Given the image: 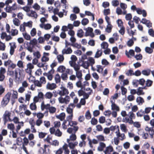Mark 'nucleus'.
Here are the masks:
<instances>
[{
  "mask_svg": "<svg viewBox=\"0 0 154 154\" xmlns=\"http://www.w3.org/2000/svg\"><path fill=\"white\" fill-rule=\"evenodd\" d=\"M88 63L89 64V66H91L92 67L94 64L95 63V61L94 58H88ZM93 67H92V68Z\"/></svg>",
  "mask_w": 154,
  "mask_h": 154,
  "instance_id": "09e8293b",
  "label": "nucleus"
},
{
  "mask_svg": "<svg viewBox=\"0 0 154 154\" xmlns=\"http://www.w3.org/2000/svg\"><path fill=\"white\" fill-rule=\"evenodd\" d=\"M65 117V114L64 112L60 113L57 117L58 119L61 121L63 120Z\"/></svg>",
  "mask_w": 154,
  "mask_h": 154,
  "instance_id": "473e14b6",
  "label": "nucleus"
},
{
  "mask_svg": "<svg viewBox=\"0 0 154 154\" xmlns=\"http://www.w3.org/2000/svg\"><path fill=\"white\" fill-rule=\"evenodd\" d=\"M88 144L92 148L93 147V146L92 144H97L98 143V141L97 140L95 139H93L92 140H91L89 137L88 138Z\"/></svg>",
  "mask_w": 154,
  "mask_h": 154,
  "instance_id": "4468645a",
  "label": "nucleus"
},
{
  "mask_svg": "<svg viewBox=\"0 0 154 154\" xmlns=\"http://www.w3.org/2000/svg\"><path fill=\"white\" fill-rule=\"evenodd\" d=\"M53 94L50 92H47L45 95V97L46 99H50L53 97Z\"/></svg>",
  "mask_w": 154,
  "mask_h": 154,
  "instance_id": "a878e982",
  "label": "nucleus"
},
{
  "mask_svg": "<svg viewBox=\"0 0 154 154\" xmlns=\"http://www.w3.org/2000/svg\"><path fill=\"white\" fill-rule=\"evenodd\" d=\"M98 122L97 120L95 118H92L91 120V124L93 125H95L97 124Z\"/></svg>",
  "mask_w": 154,
  "mask_h": 154,
  "instance_id": "bf43d9fd",
  "label": "nucleus"
},
{
  "mask_svg": "<svg viewBox=\"0 0 154 154\" xmlns=\"http://www.w3.org/2000/svg\"><path fill=\"white\" fill-rule=\"evenodd\" d=\"M112 5L115 7H117L119 5V3L118 0H113L112 1Z\"/></svg>",
  "mask_w": 154,
  "mask_h": 154,
  "instance_id": "f704fd0d",
  "label": "nucleus"
},
{
  "mask_svg": "<svg viewBox=\"0 0 154 154\" xmlns=\"http://www.w3.org/2000/svg\"><path fill=\"white\" fill-rule=\"evenodd\" d=\"M136 101L139 104L140 103L142 104L144 102L143 99L140 97H138L136 99Z\"/></svg>",
  "mask_w": 154,
  "mask_h": 154,
  "instance_id": "58836bf2",
  "label": "nucleus"
},
{
  "mask_svg": "<svg viewBox=\"0 0 154 154\" xmlns=\"http://www.w3.org/2000/svg\"><path fill=\"white\" fill-rule=\"evenodd\" d=\"M54 69H52L49 71L48 73H43V75L44 76H47L48 79L49 80L51 81L52 79L53 78V75H52L54 74Z\"/></svg>",
  "mask_w": 154,
  "mask_h": 154,
  "instance_id": "0eeeda50",
  "label": "nucleus"
},
{
  "mask_svg": "<svg viewBox=\"0 0 154 154\" xmlns=\"http://www.w3.org/2000/svg\"><path fill=\"white\" fill-rule=\"evenodd\" d=\"M102 54V50H99L98 49L97 51L95 54V58H98L100 57L101 56Z\"/></svg>",
  "mask_w": 154,
  "mask_h": 154,
  "instance_id": "393cba45",
  "label": "nucleus"
},
{
  "mask_svg": "<svg viewBox=\"0 0 154 154\" xmlns=\"http://www.w3.org/2000/svg\"><path fill=\"white\" fill-rule=\"evenodd\" d=\"M6 71L5 69L2 67H1L0 69V81L2 82L4 81L5 78V73Z\"/></svg>",
  "mask_w": 154,
  "mask_h": 154,
  "instance_id": "6e6552de",
  "label": "nucleus"
},
{
  "mask_svg": "<svg viewBox=\"0 0 154 154\" xmlns=\"http://www.w3.org/2000/svg\"><path fill=\"white\" fill-rule=\"evenodd\" d=\"M48 146H49V145L45 144L44 145V148L42 147H40L38 150V152L40 154H46L47 153L46 149Z\"/></svg>",
  "mask_w": 154,
  "mask_h": 154,
  "instance_id": "ddd939ff",
  "label": "nucleus"
},
{
  "mask_svg": "<svg viewBox=\"0 0 154 154\" xmlns=\"http://www.w3.org/2000/svg\"><path fill=\"white\" fill-rule=\"evenodd\" d=\"M128 116L130 119H134L135 118L136 116L135 114L133 113V112L130 111L128 113Z\"/></svg>",
  "mask_w": 154,
  "mask_h": 154,
  "instance_id": "2f4dec72",
  "label": "nucleus"
},
{
  "mask_svg": "<svg viewBox=\"0 0 154 154\" xmlns=\"http://www.w3.org/2000/svg\"><path fill=\"white\" fill-rule=\"evenodd\" d=\"M84 29L86 31L85 35V36H89L91 38H93L94 36V34L93 32V29L92 28L88 27L87 28L85 29Z\"/></svg>",
  "mask_w": 154,
  "mask_h": 154,
  "instance_id": "20e7f679",
  "label": "nucleus"
},
{
  "mask_svg": "<svg viewBox=\"0 0 154 154\" xmlns=\"http://www.w3.org/2000/svg\"><path fill=\"white\" fill-rule=\"evenodd\" d=\"M82 24L84 26L87 24L89 23L88 20L86 18H83L82 21Z\"/></svg>",
  "mask_w": 154,
  "mask_h": 154,
  "instance_id": "de8ad7c7",
  "label": "nucleus"
},
{
  "mask_svg": "<svg viewBox=\"0 0 154 154\" xmlns=\"http://www.w3.org/2000/svg\"><path fill=\"white\" fill-rule=\"evenodd\" d=\"M16 143L19 146L21 145L22 143V139L21 137H18L16 140Z\"/></svg>",
  "mask_w": 154,
  "mask_h": 154,
  "instance_id": "5fc2aeb1",
  "label": "nucleus"
},
{
  "mask_svg": "<svg viewBox=\"0 0 154 154\" xmlns=\"http://www.w3.org/2000/svg\"><path fill=\"white\" fill-rule=\"evenodd\" d=\"M66 70L65 67L63 66H59L57 68V70L58 71L62 72Z\"/></svg>",
  "mask_w": 154,
  "mask_h": 154,
  "instance_id": "e433bc0d",
  "label": "nucleus"
},
{
  "mask_svg": "<svg viewBox=\"0 0 154 154\" xmlns=\"http://www.w3.org/2000/svg\"><path fill=\"white\" fill-rule=\"evenodd\" d=\"M85 116L86 119L88 120H89L91 118V115L89 110H87L86 112Z\"/></svg>",
  "mask_w": 154,
  "mask_h": 154,
  "instance_id": "c85d7f7f",
  "label": "nucleus"
},
{
  "mask_svg": "<svg viewBox=\"0 0 154 154\" xmlns=\"http://www.w3.org/2000/svg\"><path fill=\"white\" fill-rule=\"evenodd\" d=\"M58 100L59 102L60 103H65L67 104L69 102L70 98L69 96H66L64 98L62 97H60L58 98Z\"/></svg>",
  "mask_w": 154,
  "mask_h": 154,
  "instance_id": "423d86ee",
  "label": "nucleus"
},
{
  "mask_svg": "<svg viewBox=\"0 0 154 154\" xmlns=\"http://www.w3.org/2000/svg\"><path fill=\"white\" fill-rule=\"evenodd\" d=\"M62 134V132L59 129H57L55 133V135L57 137H60L61 136Z\"/></svg>",
  "mask_w": 154,
  "mask_h": 154,
  "instance_id": "8fccbe9b",
  "label": "nucleus"
},
{
  "mask_svg": "<svg viewBox=\"0 0 154 154\" xmlns=\"http://www.w3.org/2000/svg\"><path fill=\"white\" fill-rule=\"evenodd\" d=\"M54 79L56 84H58L60 82V78L58 74H57L55 75Z\"/></svg>",
  "mask_w": 154,
  "mask_h": 154,
  "instance_id": "5701e85b",
  "label": "nucleus"
},
{
  "mask_svg": "<svg viewBox=\"0 0 154 154\" xmlns=\"http://www.w3.org/2000/svg\"><path fill=\"white\" fill-rule=\"evenodd\" d=\"M9 45H10V53L11 55H12L14 54V50L16 48V43L15 42L10 43Z\"/></svg>",
  "mask_w": 154,
  "mask_h": 154,
  "instance_id": "9b49d317",
  "label": "nucleus"
},
{
  "mask_svg": "<svg viewBox=\"0 0 154 154\" xmlns=\"http://www.w3.org/2000/svg\"><path fill=\"white\" fill-rule=\"evenodd\" d=\"M11 113L8 111H6L3 114V118L4 123H7L8 121L11 122L12 120L10 118L11 116Z\"/></svg>",
  "mask_w": 154,
  "mask_h": 154,
  "instance_id": "7ed1b4c3",
  "label": "nucleus"
},
{
  "mask_svg": "<svg viewBox=\"0 0 154 154\" xmlns=\"http://www.w3.org/2000/svg\"><path fill=\"white\" fill-rule=\"evenodd\" d=\"M72 52V50L70 48H68L67 50L64 49L62 51V53L63 54H70Z\"/></svg>",
  "mask_w": 154,
  "mask_h": 154,
  "instance_id": "cd10ccee",
  "label": "nucleus"
},
{
  "mask_svg": "<svg viewBox=\"0 0 154 154\" xmlns=\"http://www.w3.org/2000/svg\"><path fill=\"white\" fill-rule=\"evenodd\" d=\"M33 82L35 86L41 87L42 86L41 83L38 80H35L33 81Z\"/></svg>",
  "mask_w": 154,
  "mask_h": 154,
  "instance_id": "a19ab883",
  "label": "nucleus"
},
{
  "mask_svg": "<svg viewBox=\"0 0 154 154\" xmlns=\"http://www.w3.org/2000/svg\"><path fill=\"white\" fill-rule=\"evenodd\" d=\"M99 120L100 123H103L105 122V118L104 117L102 116L99 118Z\"/></svg>",
  "mask_w": 154,
  "mask_h": 154,
  "instance_id": "0e129e2a",
  "label": "nucleus"
},
{
  "mask_svg": "<svg viewBox=\"0 0 154 154\" xmlns=\"http://www.w3.org/2000/svg\"><path fill=\"white\" fill-rule=\"evenodd\" d=\"M47 134V133L45 132H40L39 133V137L41 139H42L45 137L46 135Z\"/></svg>",
  "mask_w": 154,
  "mask_h": 154,
  "instance_id": "6e6d98bb",
  "label": "nucleus"
},
{
  "mask_svg": "<svg viewBox=\"0 0 154 154\" xmlns=\"http://www.w3.org/2000/svg\"><path fill=\"white\" fill-rule=\"evenodd\" d=\"M117 137L119 138V137H121L120 139L121 140H123L125 138V134L124 133L120 134V132H119L117 134Z\"/></svg>",
  "mask_w": 154,
  "mask_h": 154,
  "instance_id": "7c9ffc66",
  "label": "nucleus"
},
{
  "mask_svg": "<svg viewBox=\"0 0 154 154\" xmlns=\"http://www.w3.org/2000/svg\"><path fill=\"white\" fill-rule=\"evenodd\" d=\"M134 44V42L132 39H130L128 41L127 45L129 47L132 46Z\"/></svg>",
  "mask_w": 154,
  "mask_h": 154,
  "instance_id": "774afa93",
  "label": "nucleus"
},
{
  "mask_svg": "<svg viewBox=\"0 0 154 154\" xmlns=\"http://www.w3.org/2000/svg\"><path fill=\"white\" fill-rule=\"evenodd\" d=\"M145 50L146 52L149 54H151L153 52V49L149 47H146L145 48Z\"/></svg>",
  "mask_w": 154,
  "mask_h": 154,
  "instance_id": "4d7b16f0",
  "label": "nucleus"
},
{
  "mask_svg": "<svg viewBox=\"0 0 154 154\" xmlns=\"http://www.w3.org/2000/svg\"><path fill=\"white\" fill-rule=\"evenodd\" d=\"M33 55L35 58H40L41 54L38 51L35 52L33 53Z\"/></svg>",
  "mask_w": 154,
  "mask_h": 154,
  "instance_id": "e2e57ef3",
  "label": "nucleus"
},
{
  "mask_svg": "<svg viewBox=\"0 0 154 154\" xmlns=\"http://www.w3.org/2000/svg\"><path fill=\"white\" fill-rule=\"evenodd\" d=\"M126 75L128 76L134 75L133 71L131 69H129L126 73Z\"/></svg>",
  "mask_w": 154,
  "mask_h": 154,
  "instance_id": "864d4df0",
  "label": "nucleus"
},
{
  "mask_svg": "<svg viewBox=\"0 0 154 154\" xmlns=\"http://www.w3.org/2000/svg\"><path fill=\"white\" fill-rule=\"evenodd\" d=\"M49 111V112L51 113H54V112H55L56 110V108L53 106H51L50 107H50H49V108L48 109Z\"/></svg>",
  "mask_w": 154,
  "mask_h": 154,
  "instance_id": "c03bdc74",
  "label": "nucleus"
},
{
  "mask_svg": "<svg viewBox=\"0 0 154 154\" xmlns=\"http://www.w3.org/2000/svg\"><path fill=\"white\" fill-rule=\"evenodd\" d=\"M30 108L32 110H36L37 109L36 104L33 102L31 103L30 105Z\"/></svg>",
  "mask_w": 154,
  "mask_h": 154,
  "instance_id": "72a5a7b5",
  "label": "nucleus"
},
{
  "mask_svg": "<svg viewBox=\"0 0 154 154\" xmlns=\"http://www.w3.org/2000/svg\"><path fill=\"white\" fill-rule=\"evenodd\" d=\"M52 136H51V135H48L47 137L44 139L45 141H47L48 143H51L50 140H52Z\"/></svg>",
  "mask_w": 154,
  "mask_h": 154,
  "instance_id": "4c0bfd02",
  "label": "nucleus"
},
{
  "mask_svg": "<svg viewBox=\"0 0 154 154\" xmlns=\"http://www.w3.org/2000/svg\"><path fill=\"white\" fill-rule=\"evenodd\" d=\"M14 24L15 26H18L20 24V20L18 19L15 18L13 20Z\"/></svg>",
  "mask_w": 154,
  "mask_h": 154,
  "instance_id": "ea45409f",
  "label": "nucleus"
},
{
  "mask_svg": "<svg viewBox=\"0 0 154 154\" xmlns=\"http://www.w3.org/2000/svg\"><path fill=\"white\" fill-rule=\"evenodd\" d=\"M32 21H30L26 23L24 22L23 23L24 25L25 26H28L29 28H31L32 27Z\"/></svg>",
  "mask_w": 154,
  "mask_h": 154,
  "instance_id": "603ef678",
  "label": "nucleus"
},
{
  "mask_svg": "<svg viewBox=\"0 0 154 154\" xmlns=\"http://www.w3.org/2000/svg\"><path fill=\"white\" fill-rule=\"evenodd\" d=\"M144 114V112L142 109L140 110L137 113V117H142Z\"/></svg>",
  "mask_w": 154,
  "mask_h": 154,
  "instance_id": "37998d69",
  "label": "nucleus"
},
{
  "mask_svg": "<svg viewBox=\"0 0 154 154\" xmlns=\"http://www.w3.org/2000/svg\"><path fill=\"white\" fill-rule=\"evenodd\" d=\"M6 46L4 43L2 42H0V50L4 51L5 50Z\"/></svg>",
  "mask_w": 154,
  "mask_h": 154,
  "instance_id": "680f3d73",
  "label": "nucleus"
},
{
  "mask_svg": "<svg viewBox=\"0 0 154 154\" xmlns=\"http://www.w3.org/2000/svg\"><path fill=\"white\" fill-rule=\"evenodd\" d=\"M110 13V10L109 8L105 9L103 11V14L104 15L107 16V15L109 14Z\"/></svg>",
  "mask_w": 154,
  "mask_h": 154,
  "instance_id": "052dcab7",
  "label": "nucleus"
},
{
  "mask_svg": "<svg viewBox=\"0 0 154 154\" xmlns=\"http://www.w3.org/2000/svg\"><path fill=\"white\" fill-rule=\"evenodd\" d=\"M82 66L85 69H88L89 66L88 61H84L83 63L82 64Z\"/></svg>",
  "mask_w": 154,
  "mask_h": 154,
  "instance_id": "c9c22d12",
  "label": "nucleus"
},
{
  "mask_svg": "<svg viewBox=\"0 0 154 154\" xmlns=\"http://www.w3.org/2000/svg\"><path fill=\"white\" fill-rule=\"evenodd\" d=\"M8 128L12 131H14L15 129V126L14 124L12 123L8 124L7 126Z\"/></svg>",
  "mask_w": 154,
  "mask_h": 154,
  "instance_id": "79ce46f5",
  "label": "nucleus"
},
{
  "mask_svg": "<svg viewBox=\"0 0 154 154\" xmlns=\"http://www.w3.org/2000/svg\"><path fill=\"white\" fill-rule=\"evenodd\" d=\"M133 119H129L127 117H126L125 118H123V122H128L130 124H134V122Z\"/></svg>",
  "mask_w": 154,
  "mask_h": 154,
  "instance_id": "4be33fe9",
  "label": "nucleus"
},
{
  "mask_svg": "<svg viewBox=\"0 0 154 154\" xmlns=\"http://www.w3.org/2000/svg\"><path fill=\"white\" fill-rule=\"evenodd\" d=\"M122 93V95H125L126 94L127 92V89L126 88H125L123 86H122L121 88Z\"/></svg>",
  "mask_w": 154,
  "mask_h": 154,
  "instance_id": "3c124183",
  "label": "nucleus"
},
{
  "mask_svg": "<svg viewBox=\"0 0 154 154\" xmlns=\"http://www.w3.org/2000/svg\"><path fill=\"white\" fill-rule=\"evenodd\" d=\"M121 129L122 131L126 132L127 129L126 126L125 124H122L120 126Z\"/></svg>",
  "mask_w": 154,
  "mask_h": 154,
  "instance_id": "a18cd8bd",
  "label": "nucleus"
},
{
  "mask_svg": "<svg viewBox=\"0 0 154 154\" xmlns=\"http://www.w3.org/2000/svg\"><path fill=\"white\" fill-rule=\"evenodd\" d=\"M97 139L98 141H104L105 138L103 136L101 135H99L96 136Z\"/></svg>",
  "mask_w": 154,
  "mask_h": 154,
  "instance_id": "bb28decb",
  "label": "nucleus"
},
{
  "mask_svg": "<svg viewBox=\"0 0 154 154\" xmlns=\"http://www.w3.org/2000/svg\"><path fill=\"white\" fill-rule=\"evenodd\" d=\"M60 89L61 90H58V91H59V94L60 96V97L68 95L69 94L68 89L62 86L60 87Z\"/></svg>",
  "mask_w": 154,
  "mask_h": 154,
  "instance_id": "39448f33",
  "label": "nucleus"
},
{
  "mask_svg": "<svg viewBox=\"0 0 154 154\" xmlns=\"http://www.w3.org/2000/svg\"><path fill=\"white\" fill-rule=\"evenodd\" d=\"M57 87L56 85L54 83H50L49 82L48 83L46 86V88L50 90H53L56 88Z\"/></svg>",
  "mask_w": 154,
  "mask_h": 154,
  "instance_id": "f8f14e48",
  "label": "nucleus"
},
{
  "mask_svg": "<svg viewBox=\"0 0 154 154\" xmlns=\"http://www.w3.org/2000/svg\"><path fill=\"white\" fill-rule=\"evenodd\" d=\"M24 46L28 51L31 52H32L34 45H32L30 42H25L24 43Z\"/></svg>",
  "mask_w": 154,
  "mask_h": 154,
  "instance_id": "9d476101",
  "label": "nucleus"
},
{
  "mask_svg": "<svg viewBox=\"0 0 154 154\" xmlns=\"http://www.w3.org/2000/svg\"><path fill=\"white\" fill-rule=\"evenodd\" d=\"M50 106V105L49 104H47L46 105H45L44 102H42L41 103V109L42 110H44L45 109H48Z\"/></svg>",
  "mask_w": 154,
  "mask_h": 154,
  "instance_id": "a211bd4d",
  "label": "nucleus"
},
{
  "mask_svg": "<svg viewBox=\"0 0 154 154\" xmlns=\"http://www.w3.org/2000/svg\"><path fill=\"white\" fill-rule=\"evenodd\" d=\"M145 82V79L143 78H142L140 79L139 80H135V82H133V85H135L136 84H137V83H138V84L143 86Z\"/></svg>",
  "mask_w": 154,
  "mask_h": 154,
  "instance_id": "2eb2a0df",
  "label": "nucleus"
},
{
  "mask_svg": "<svg viewBox=\"0 0 154 154\" xmlns=\"http://www.w3.org/2000/svg\"><path fill=\"white\" fill-rule=\"evenodd\" d=\"M111 102L112 103V110H115L117 111H119V107L116 105L112 100H111Z\"/></svg>",
  "mask_w": 154,
  "mask_h": 154,
  "instance_id": "f3484780",
  "label": "nucleus"
},
{
  "mask_svg": "<svg viewBox=\"0 0 154 154\" xmlns=\"http://www.w3.org/2000/svg\"><path fill=\"white\" fill-rule=\"evenodd\" d=\"M108 46V44L107 42H103L101 44V47L103 49H106L107 48Z\"/></svg>",
  "mask_w": 154,
  "mask_h": 154,
  "instance_id": "338daca9",
  "label": "nucleus"
},
{
  "mask_svg": "<svg viewBox=\"0 0 154 154\" xmlns=\"http://www.w3.org/2000/svg\"><path fill=\"white\" fill-rule=\"evenodd\" d=\"M84 32L82 29L78 30L77 33V35L79 38H82L83 36Z\"/></svg>",
  "mask_w": 154,
  "mask_h": 154,
  "instance_id": "c756f323",
  "label": "nucleus"
},
{
  "mask_svg": "<svg viewBox=\"0 0 154 154\" xmlns=\"http://www.w3.org/2000/svg\"><path fill=\"white\" fill-rule=\"evenodd\" d=\"M153 82L149 79H147L146 82V86L147 87L151 86Z\"/></svg>",
  "mask_w": 154,
  "mask_h": 154,
  "instance_id": "13d9d810",
  "label": "nucleus"
},
{
  "mask_svg": "<svg viewBox=\"0 0 154 154\" xmlns=\"http://www.w3.org/2000/svg\"><path fill=\"white\" fill-rule=\"evenodd\" d=\"M54 123V127L55 128H59L61 125V123L60 121H55Z\"/></svg>",
  "mask_w": 154,
  "mask_h": 154,
  "instance_id": "49530a36",
  "label": "nucleus"
},
{
  "mask_svg": "<svg viewBox=\"0 0 154 154\" xmlns=\"http://www.w3.org/2000/svg\"><path fill=\"white\" fill-rule=\"evenodd\" d=\"M151 71L149 69H144L142 71V73L144 75L148 76L150 75Z\"/></svg>",
  "mask_w": 154,
  "mask_h": 154,
  "instance_id": "6ab92c4d",
  "label": "nucleus"
},
{
  "mask_svg": "<svg viewBox=\"0 0 154 154\" xmlns=\"http://www.w3.org/2000/svg\"><path fill=\"white\" fill-rule=\"evenodd\" d=\"M82 75L81 71H77L76 72V76L79 79H82Z\"/></svg>",
  "mask_w": 154,
  "mask_h": 154,
  "instance_id": "b1692460",
  "label": "nucleus"
},
{
  "mask_svg": "<svg viewBox=\"0 0 154 154\" xmlns=\"http://www.w3.org/2000/svg\"><path fill=\"white\" fill-rule=\"evenodd\" d=\"M113 148L112 146H109L106 148V150L104 151L105 154H111V152L113 151Z\"/></svg>",
  "mask_w": 154,
  "mask_h": 154,
  "instance_id": "dca6fc26",
  "label": "nucleus"
},
{
  "mask_svg": "<svg viewBox=\"0 0 154 154\" xmlns=\"http://www.w3.org/2000/svg\"><path fill=\"white\" fill-rule=\"evenodd\" d=\"M13 93L12 94L11 99V104L13 105L15 102V100L18 98V93L17 91L13 90Z\"/></svg>",
  "mask_w": 154,
  "mask_h": 154,
  "instance_id": "1a4fd4ad",
  "label": "nucleus"
},
{
  "mask_svg": "<svg viewBox=\"0 0 154 154\" xmlns=\"http://www.w3.org/2000/svg\"><path fill=\"white\" fill-rule=\"evenodd\" d=\"M31 13L30 14H28V16L29 17H33L35 18H37L38 17V15L36 12L32 10H30Z\"/></svg>",
  "mask_w": 154,
  "mask_h": 154,
  "instance_id": "412c9836",
  "label": "nucleus"
},
{
  "mask_svg": "<svg viewBox=\"0 0 154 154\" xmlns=\"http://www.w3.org/2000/svg\"><path fill=\"white\" fill-rule=\"evenodd\" d=\"M112 27L113 26L111 23L107 24V26L106 27L105 29L106 32L108 33L111 32L112 31Z\"/></svg>",
  "mask_w": 154,
  "mask_h": 154,
  "instance_id": "aec40b11",
  "label": "nucleus"
},
{
  "mask_svg": "<svg viewBox=\"0 0 154 154\" xmlns=\"http://www.w3.org/2000/svg\"><path fill=\"white\" fill-rule=\"evenodd\" d=\"M125 54L128 57V58L130 57H134V58H142V56L141 54H139L138 55H134V50L132 49H130L129 50V52H128L127 50L125 51Z\"/></svg>",
  "mask_w": 154,
  "mask_h": 154,
  "instance_id": "f03ea898",
  "label": "nucleus"
},
{
  "mask_svg": "<svg viewBox=\"0 0 154 154\" xmlns=\"http://www.w3.org/2000/svg\"><path fill=\"white\" fill-rule=\"evenodd\" d=\"M11 93L10 92H8L4 97L1 101V105L3 106H6L9 102Z\"/></svg>",
  "mask_w": 154,
  "mask_h": 154,
  "instance_id": "f257e3e1",
  "label": "nucleus"
},
{
  "mask_svg": "<svg viewBox=\"0 0 154 154\" xmlns=\"http://www.w3.org/2000/svg\"><path fill=\"white\" fill-rule=\"evenodd\" d=\"M36 29L35 28H33L30 32L31 35L33 37L36 34Z\"/></svg>",
  "mask_w": 154,
  "mask_h": 154,
  "instance_id": "69168bd1",
  "label": "nucleus"
}]
</instances>
